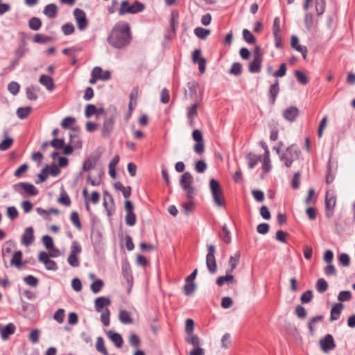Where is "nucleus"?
<instances>
[{
  "label": "nucleus",
  "instance_id": "aec40b11",
  "mask_svg": "<svg viewBox=\"0 0 355 355\" xmlns=\"http://www.w3.org/2000/svg\"><path fill=\"white\" fill-rule=\"evenodd\" d=\"M263 58H254L248 64V70L252 73H257L261 71Z\"/></svg>",
  "mask_w": 355,
  "mask_h": 355
},
{
  "label": "nucleus",
  "instance_id": "6e6552de",
  "mask_svg": "<svg viewBox=\"0 0 355 355\" xmlns=\"http://www.w3.org/2000/svg\"><path fill=\"white\" fill-rule=\"evenodd\" d=\"M192 137L196 142L193 147L194 151L198 155H202L205 152V143L202 131L198 129L194 130L192 132Z\"/></svg>",
  "mask_w": 355,
  "mask_h": 355
},
{
  "label": "nucleus",
  "instance_id": "c03bdc74",
  "mask_svg": "<svg viewBox=\"0 0 355 355\" xmlns=\"http://www.w3.org/2000/svg\"><path fill=\"white\" fill-rule=\"evenodd\" d=\"M229 73L239 76L242 73V64L240 62H234L229 71Z\"/></svg>",
  "mask_w": 355,
  "mask_h": 355
},
{
  "label": "nucleus",
  "instance_id": "b1692460",
  "mask_svg": "<svg viewBox=\"0 0 355 355\" xmlns=\"http://www.w3.org/2000/svg\"><path fill=\"white\" fill-rule=\"evenodd\" d=\"M230 273V272H227V274L225 275L218 277L216 281V284L218 286H222L225 283L227 284H232V283L235 282L236 280L234 279V277Z\"/></svg>",
  "mask_w": 355,
  "mask_h": 355
},
{
  "label": "nucleus",
  "instance_id": "a211bd4d",
  "mask_svg": "<svg viewBox=\"0 0 355 355\" xmlns=\"http://www.w3.org/2000/svg\"><path fill=\"white\" fill-rule=\"evenodd\" d=\"M111 304L110 299L105 297H98L95 300L94 306L97 312L103 311L105 306H107Z\"/></svg>",
  "mask_w": 355,
  "mask_h": 355
},
{
  "label": "nucleus",
  "instance_id": "3c124183",
  "mask_svg": "<svg viewBox=\"0 0 355 355\" xmlns=\"http://www.w3.org/2000/svg\"><path fill=\"white\" fill-rule=\"evenodd\" d=\"M132 9L131 14H137L142 12L145 9V5L138 1H135L134 3L130 5Z\"/></svg>",
  "mask_w": 355,
  "mask_h": 355
},
{
  "label": "nucleus",
  "instance_id": "2eb2a0df",
  "mask_svg": "<svg viewBox=\"0 0 355 355\" xmlns=\"http://www.w3.org/2000/svg\"><path fill=\"white\" fill-rule=\"evenodd\" d=\"M279 80L276 79L275 83L271 85L268 91V97H269V103L270 105H273L275 103L277 96L279 92Z\"/></svg>",
  "mask_w": 355,
  "mask_h": 355
},
{
  "label": "nucleus",
  "instance_id": "f3484780",
  "mask_svg": "<svg viewBox=\"0 0 355 355\" xmlns=\"http://www.w3.org/2000/svg\"><path fill=\"white\" fill-rule=\"evenodd\" d=\"M21 241L26 246L30 245L34 241V230L32 227L26 228L22 235Z\"/></svg>",
  "mask_w": 355,
  "mask_h": 355
},
{
  "label": "nucleus",
  "instance_id": "2f4dec72",
  "mask_svg": "<svg viewBox=\"0 0 355 355\" xmlns=\"http://www.w3.org/2000/svg\"><path fill=\"white\" fill-rule=\"evenodd\" d=\"M240 259V253L239 252H236L234 256H231L229 260V264L230 266V268L227 270V272H232L236 268Z\"/></svg>",
  "mask_w": 355,
  "mask_h": 355
},
{
  "label": "nucleus",
  "instance_id": "72a5a7b5",
  "mask_svg": "<svg viewBox=\"0 0 355 355\" xmlns=\"http://www.w3.org/2000/svg\"><path fill=\"white\" fill-rule=\"evenodd\" d=\"M246 158L248 160V166L250 168H253L261 160V156H257L256 155L249 153L246 155Z\"/></svg>",
  "mask_w": 355,
  "mask_h": 355
},
{
  "label": "nucleus",
  "instance_id": "bf43d9fd",
  "mask_svg": "<svg viewBox=\"0 0 355 355\" xmlns=\"http://www.w3.org/2000/svg\"><path fill=\"white\" fill-rule=\"evenodd\" d=\"M101 312V320L104 326L107 327L110 324V311L107 308H105Z\"/></svg>",
  "mask_w": 355,
  "mask_h": 355
},
{
  "label": "nucleus",
  "instance_id": "4be33fe9",
  "mask_svg": "<svg viewBox=\"0 0 355 355\" xmlns=\"http://www.w3.org/2000/svg\"><path fill=\"white\" fill-rule=\"evenodd\" d=\"M16 327L13 323H8L1 331V337L3 340H6L15 331Z\"/></svg>",
  "mask_w": 355,
  "mask_h": 355
},
{
  "label": "nucleus",
  "instance_id": "37998d69",
  "mask_svg": "<svg viewBox=\"0 0 355 355\" xmlns=\"http://www.w3.org/2000/svg\"><path fill=\"white\" fill-rule=\"evenodd\" d=\"M49 165L46 164L41 171V172L37 175L38 179L35 181L37 184H40L42 182H45L49 176L48 169Z\"/></svg>",
  "mask_w": 355,
  "mask_h": 355
},
{
  "label": "nucleus",
  "instance_id": "79ce46f5",
  "mask_svg": "<svg viewBox=\"0 0 355 355\" xmlns=\"http://www.w3.org/2000/svg\"><path fill=\"white\" fill-rule=\"evenodd\" d=\"M7 132H4L5 138L0 143V150H6L10 148L13 143V139L10 137H7Z\"/></svg>",
  "mask_w": 355,
  "mask_h": 355
},
{
  "label": "nucleus",
  "instance_id": "0eeeda50",
  "mask_svg": "<svg viewBox=\"0 0 355 355\" xmlns=\"http://www.w3.org/2000/svg\"><path fill=\"white\" fill-rule=\"evenodd\" d=\"M73 16L76 21L78 28L80 31H84L89 25V21L87 18L85 12L78 8L73 10Z\"/></svg>",
  "mask_w": 355,
  "mask_h": 355
},
{
  "label": "nucleus",
  "instance_id": "603ef678",
  "mask_svg": "<svg viewBox=\"0 0 355 355\" xmlns=\"http://www.w3.org/2000/svg\"><path fill=\"white\" fill-rule=\"evenodd\" d=\"M26 51V42L23 41L15 51L16 58L20 60L24 55Z\"/></svg>",
  "mask_w": 355,
  "mask_h": 355
},
{
  "label": "nucleus",
  "instance_id": "423d86ee",
  "mask_svg": "<svg viewBox=\"0 0 355 355\" xmlns=\"http://www.w3.org/2000/svg\"><path fill=\"white\" fill-rule=\"evenodd\" d=\"M208 252L206 256V265L211 274H215L217 272V265L215 258L216 248L212 244L207 247Z\"/></svg>",
  "mask_w": 355,
  "mask_h": 355
},
{
  "label": "nucleus",
  "instance_id": "4d7b16f0",
  "mask_svg": "<svg viewBox=\"0 0 355 355\" xmlns=\"http://www.w3.org/2000/svg\"><path fill=\"white\" fill-rule=\"evenodd\" d=\"M58 202L64 205L67 207L71 205V199L65 191H63L61 193L60 197L58 199Z\"/></svg>",
  "mask_w": 355,
  "mask_h": 355
},
{
  "label": "nucleus",
  "instance_id": "49530a36",
  "mask_svg": "<svg viewBox=\"0 0 355 355\" xmlns=\"http://www.w3.org/2000/svg\"><path fill=\"white\" fill-rule=\"evenodd\" d=\"M262 168L263 170L266 172H268L271 169L269 150H266V152H264Z\"/></svg>",
  "mask_w": 355,
  "mask_h": 355
},
{
  "label": "nucleus",
  "instance_id": "e2e57ef3",
  "mask_svg": "<svg viewBox=\"0 0 355 355\" xmlns=\"http://www.w3.org/2000/svg\"><path fill=\"white\" fill-rule=\"evenodd\" d=\"M104 283L101 279H96L91 284V290L94 293H98L103 288Z\"/></svg>",
  "mask_w": 355,
  "mask_h": 355
},
{
  "label": "nucleus",
  "instance_id": "052dcab7",
  "mask_svg": "<svg viewBox=\"0 0 355 355\" xmlns=\"http://www.w3.org/2000/svg\"><path fill=\"white\" fill-rule=\"evenodd\" d=\"M295 313L297 316L298 318L301 320H304L306 318L307 311L304 306L302 305H297L295 309Z\"/></svg>",
  "mask_w": 355,
  "mask_h": 355
},
{
  "label": "nucleus",
  "instance_id": "f257e3e1",
  "mask_svg": "<svg viewBox=\"0 0 355 355\" xmlns=\"http://www.w3.org/2000/svg\"><path fill=\"white\" fill-rule=\"evenodd\" d=\"M107 40L110 46L117 49L128 46L132 40L130 26L128 23L119 21L115 24Z\"/></svg>",
  "mask_w": 355,
  "mask_h": 355
},
{
  "label": "nucleus",
  "instance_id": "0e129e2a",
  "mask_svg": "<svg viewBox=\"0 0 355 355\" xmlns=\"http://www.w3.org/2000/svg\"><path fill=\"white\" fill-rule=\"evenodd\" d=\"M47 171L49 175H51L53 177H57L60 173V167L55 162H53L51 165H49Z\"/></svg>",
  "mask_w": 355,
  "mask_h": 355
},
{
  "label": "nucleus",
  "instance_id": "20e7f679",
  "mask_svg": "<svg viewBox=\"0 0 355 355\" xmlns=\"http://www.w3.org/2000/svg\"><path fill=\"white\" fill-rule=\"evenodd\" d=\"M209 188L214 204L219 207L225 205V200L223 195L222 187L219 182L214 178L209 181Z\"/></svg>",
  "mask_w": 355,
  "mask_h": 355
},
{
  "label": "nucleus",
  "instance_id": "9d476101",
  "mask_svg": "<svg viewBox=\"0 0 355 355\" xmlns=\"http://www.w3.org/2000/svg\"><path fill=\"white\" fill-rule=\"evenodd\" d=\"M115 114H113L110 116H106L104 119L102 128V136L103 137H109L114 130Z\"/></svg>",
  "mask_w": 355,
  "mask_h": 355
},
{
  "label": "nucleus",
  "instance_id": "412c9836",
  "mask_svg": "<svg viewBox=\"0 0 355 355\" xmlns=\"http://www.w3.org/2000/svg\"><path fill=\"white\" fill-rule=\"evenodd\" d=\"M107 336L114 343L116 347L120 348L122 347L123 340L121 334L110 330L107 332Z\"/></svg>",
  "mask_w": 355,
  "mask_h": 355
},
{
  "label": "nucleus",
  "instance_id": "de8ad7c7",
  "mask_svg": "<svg viewBox=\"0 0 355 355\" xmlns=\"http://www.w3.org/2000/svg\"><path fill=\"white\" fill-rule=\"evenodd\" d=\"M186 341L192 345L194 347H200V340L199 337L196 334H189L187 338H186Z\"/></svg>",
  "mask_w": 355,
  "mask_h": 355
},
{
  "label": "nucleus",
  "instance_id": "58836bf2",
  "mask_svg": "<svg viewBox=\"0 0 355 355\" xmlns=\"http://www.w3.org/2000/svg\"><path fill=\"white\" fill-rule=\"evenodd\" d=\"M328 286L327 282L324 278H320L315 284V288L319 293H323L327 290Z\"/></svg>",
  "mask_w": 355,
  "mask_h": 355
},
{
  "label": "nucleus",
  "instance_id": "6e6d98bb",
  "mask_svg": "<svg viewBox=\"0 0 355 355\" xmlns=\"http://www.w3.org/2000/svg\"><path fill=\"white\" fill-rule=\"evenodd\" d=\"M339 264L344 267H348L350 264V257L346 253H341L338 255Z\"/></svg>",
  "mask_w": 355,
  "mask_h": 355
},
{
  "label": "nucleus",
  "instance_id": "c85d7f7f",
  "mask_svg": "<svg viewBox=\"0 0 355 355\" xmlns=\"http://www.w3.org/2000/svg\"><path fill=\"white\" fill-rule=\"evenodd\" d=\"M22 256L23 254L21 250L16 251L10 260V265L15 266L17 268H20L23 265L21 262Z\"/></svg>",
  "mask_w": 355,
  "mask_h": 355
},
{
  "label": "nucleus",
  "instance_id": "ea45409f",
  "mask_svg": "<svg viewBox=\"0 0 355 355\" xmlns=\"http://www.w3.org/2000/svg\"><path fill=\"white\" fill-rule=\"evenodd\" d=\"M32 111V107H20L17 110V115L20 119H26L31 112Z\"/></svg>",
  "mask_w": 355,
  "mask_h": 355
},
{
  "label": "nucleus",
  "instance_id": "8fccbe9b",
  "mask_svg": "<svg viewBox=\"0 0 355 355\" xmlns=\"http://www.w3.org/2000/svg\"><path fill=\"white\" fill-rule=\"evenodd\" d=\"M33 42L38 44H46L51 40V37L42 34L37 33L33 37Z\"/></svg>",
  "mask_w": 355,
  "mask_h": 355
},
{
  "label": "nucleus",
  "instance_id": "39448f33",
  "mask_svg": "<svg viewBox=\"0 0 355 355\" xmlns=\"http://www.w3.org/2000/svg\"><path fill=\"white\" fill-rule=\"evenodd\" d=\"M15 191L19 194H23L22 190L29 196H35L38 193L37 189L29 182H22L15 184L12 186Z\"/></svg>",
  "mask_w": 355,
  "mask_h": 355
},
{
  "label": "nucleus",
  "instance_id": "ddd939ff",
  "mask_svg": "<svg viewBox=\"0 0 355 355\" xmlns=\"http://www.w3.org/2000/svg\"><path fill=\"white\" fill-rule=\"evenodd\" d=\"M299 110L295 106H290L283 111L284 118L290 122L295 121L296 118L299 116Z\"/></svg>",
  "mask_w": 355,
  "mask_h": 355
},
{
  "label": "nucleus",
  "instance_id": "f03ea898",
  "mask_svg": "<svg viewBox=\"0 0 355 355\" xmlns=\"http://www.w3.org/2000/svg\"><path fill=\"white\" fill-rule=\"evenodd\" d=\"M193 182V175L188 171L184 172L180 178V185L182 190L186 192V196L189 200H193L196 196V190L192 185Z\"/></svg>",
  "mask_w": 355,
  "mask_h": 355
},
{
  "label": "nucleus",
  "instance_id": "473e14b6",
  "mask_svg": "<svg viewBox=\"0 0 355 355\" xmlns=\"http://www.w3.org/2000/svg\"><path fill=\"white\" fill-rule=\"evenodd\" d=\"M37 88L33 85L27 87L26 89L27 98L31 101H35L37 98Z\"/></svg>",
  "mask_w": 355,
  "mask_h": 355
},
{
  "label": "nucleus",
  "instance_id": "680f3d73",
  "mask_svg": "<svg viewBox=\"0 0 355 355\" xmlns=\"http://www.w3.org/2000/svg\"><path fill=\"white\" fill-rule=\"evenodd\" d=\"M7 216L12 220L16 219L19 216V212L17 208L14 206H10L6 210Z\"/></svg>",
  "mask_w": 355,
  "mask_h": 355
},
{
  "label": "nucleus",
  "instance_id": "a878e982",
  "mask_svg": "<svg viewBox=\"0 0 355 355\" xmlns=\"http://www.w3.org/2000/svg\"><path fill=\"white\" fill-rule=\"evenodd\" d=\"M44 14L50 19H53L56 17L58 12V8L55 3H50L46 5L43 10Z\"/></svg>",
  "mask_w": 355,
  "mask_h": 355
},
{
  "label": "nucleus",
  "instance_id": "bb28decb",
  "mask_svg": "<svg viewBox=\"0 0 355 355\" xmlns=\"http://www.w3.org/2000/svg\"><path fill=\"white\" fill-rule=\"evenodd\" d=\"M39 82L44 85L48 90H52L54 88L53 80L49 76L42 74L39 79Z\"/></svg>",
  "mask_w": 355,
  "mask_h": 355
},
{
  "label": "nucleus",
  "instance_id": "5701e85b",
  "mask_svg": "<svg viewBox=\"0 0 355 355\" xmlns=\"http://www.w3.org/2000/svg\"><path fill=\"white\" fill-rule=\"evenodd\" d=\"M344 308V305L341 302L335 304L331 310L330 320L334 321L339 318L341 311Z\"/></svg>",
  "mask_w": 355,
  "mask_h": 355
},
{
  "label": "nucleus",
  "instance_id": "1a4fd4ad",
  "mask_svg": "<svg viewBox=\"0 0 355 355\" xmlns=\"http://www.w3.org/2000/svg\"><path fill=\"white\" fill-rule=\"evenodd\" d=\"M336 203V198L334 194L327 191L325 196V214L327 218H331L334 215Z\"/></svg>",
  "mask_w": 355,
  "mask_h": 355
},
{
  "label": "nucleus",
  "instance_id": "7ed1b4c3",
  "mask_svg": "<svg viewBox=\"0 0 355 355\" xmlns=\"http://www.w3.org/2000/svg\"><path fill=\"white\" fill-rule=\"evenodd\" d=\"M300 150L295 144L287 147L286 151L279 155V159L287 168L291 166L293 161L299 158Z\"/></svg>",
  "mask_w": 355,
  "mask_h": 355
},
{
  "label": "nucleus",
  "instance_id": "c9c22d12",
  "mask_svg": "<svg viewBox=\"0 0 355 355\" xmlns=\"http://www.w3.org/2000/svg\"><path fill=\"white\" fill-rule=\"evenodd\" d=\"M130 4L128 0L121 1L120 8L119 10V15H125L126 14H131L132 9Z\"/></svg>",
  "mask_w": 355,
  "mask_h": 355
},
{
  "label": "nucleus",
  "instance_id": "e433bc0d",
  "mask_svg": "<svg viewBox=\"0 0 355 355\" xmlns=\"http://www.w3.org/2000/svg\"><path fill=\"white\" fill-rule=\"evenodd\" d=\"M220 239L227 244L231 243L232 238L230 232L228 230L226 225H224L222 227V232L220 233Z\"/></svg>",
  "mask_w": 355,
  "mask_h": 355
},
{
  "label": "nucleus",
  "instance_id": "5fc2aeb1",
  "mask_svg": "<svg viewBox=\"0 0 355 355\" xmlns=\"http://www.w3.org/2000/svg\"><path fill=\"white\" fill-rule=\"evenodd\" d=\"M24 282L31 287H36L38 285V279L33 275H28L23 278Z\"/></svg>",
  "mask_w": 355,
  "mask_h": 355
},
{
  "label": "nucleus",
  "instance_id": "f8f14e48",
  "mask_svg": "<svg viewBox=\"0 0 355 355\" xmlns=\"http://www.w3.org/2000/svg\"><path fill=\"white\" fill-rule=\"evenodd\" d=\"M304 211H305L308 218L311 219V188L307 191V196L304 201L299 205L297 208V212L299 215L303 214Z\"/></svg>",
  "mask_w": 355,
  "mask_h": 355
},
{
  "label": "nucleus",
  "instance_id": "09e8293b",
  "mask_svg": "<svg viewBox=\"0 0 355 355\" xmlns=\"http://www.w3.org/2000/svg\"><path fill=\"white\" fill-rule=\"evenodd\" d=\"M70 219L72 222V223L74 225V226L78 230H81L82 229V224L79 218V214L77 211H72L71 213Z\"/></svg>",
  "mask_w": 355,
  "mask_h": 355
},
{
  "label": "nucleus",
  "instance_id": "c756f323",
  "mask_svg": "<svg viewBox=\"0 0 355 355\" xmlns=\"http://www.w3.org/2000/svg\"><path fill=\"white\" fill-rule=\"evenodd\" d=\"M120 322L124 324H129L133 322L130 313L126 310H121L119 314Z\"/></svg>",
  "mask_w": 355,
  "mask_h": 355
},
{
  "label": "nucleus",
  "instance_id": "774afa93",
  "mask_svg": "<svg viewBox=\"0 0 355 355\" xmlns=\"http://www.w3.org/2000/svg\"><path fill=\"white\" fill-rule=\"evenodd\" d=\"M64 143L65 142L64 139L54 138L52 141H50V145L55 149L58 150L63 148Z\"/></svg>",
  "mask_w": 355,
  "mask_h": 355
},
{
  "label": "nucleus",
  "instance_id": "4468645a",
  "mask_svg": "<svg viewBox=\"0 0 355 355\" xmlns=\"http://www.w3.org/2000/svg\"><path fill=\"white\" fill-rule=\"evenodd\" d=\"M291 47L296 51L300 52L302 55L303 58L305 60L307 56V48L305 46L300 44V41L296 35H292L291 38Z\"/></svg>",
  "mask_w": 355,
  "mask_h": 355
},
{
  "label": "nucleus",
  "instance_id": "864d4df0",
  "mask_svg": "<svg viewBox=\"0 0 355 355\" xmlns=\"http://www.w3.org/2000/svg\"><path fill=\"white\" fill-rule=\"evenodd\" d=\"M243 40L248 44H254L256 42V39L254 36L251 33V32L245 28L243 30Z\"/></svg>",
  "mask_w": 355,
  "mask_h": 355
},
{
  "label": "nucleus",
  "instance_id": "9b49d317",
  "mask_svg": "<svg viewBox=\"0 0 355 355\" xmlns=\"http://www.w3.org/2000/svg\"><path fill=\"white\" fill-rule=\"evenodd\" d=\"M320 346L324 353L334 350L336 347L334 338L331 334H327L320 340Z\"/></svg>",
  "mask_w": 355,
  "mask_h": 355
},
{
  "label": "nucleus",
  "instance_id": "a19ab883",
  "mask_svg": "<svg viewBox=\"0 0 355 355\" xmlns=\"http://www.w3.org/2000/svg\"><path fill=\"white\" fill-rule=\"evenodd\" d=\"M96 349L98 352L103 354V355L108 354L107 350L104 345V340L101 336L97 338V340H96Z\"/></svg>",
  "mask_w": 355,
  "mask_h": 355
},
{
  "label": "nucleus",
  "instance_id": "6ab92c4d",
  "mask_svg": "<svg viewBox=\"0 0 355 355\" xmlns=\"http://www.w3.org/2000/svg\"><path fill=\"white\" fill-rule=\"evenodd\" d=\"M98 159L99 157L98 155H92L87 157L83 164V171H87L94 168L96 166Z\"/></svg>",
  "mask_w": 355,
  "mask_h": 355
},
{
  "label": "nucleus",
  "instance_id": "f704fd0d",
  "mask_svg": "<svg viewBox=\"0 0 355 355\" xmlns=\"http://www.w3.org/2000/svg\"><path fill=\"white\" fill-rule=\"evenodd\" d=\"M28 26L33 31H38L42 26V21L37 17H33L28 20Z\"/></svg>",
  "mask_w": 355,
  "mask_h": 355
},
{
  "label": "nucleus",
  "instance_id": "cd10ccee",
  "mask_svg": "<svg viewBox=\"0 0 355 355\" xmlns=\"http://www.w3.org/2000/svg\"><path fill=\"white\" fill-rule=\"evenodd\" d=\"M114 188L116 190L121 191L125 198H128L131 195L132 189L131 187H124L121 182H116L114 184Z\"/></svg>",
  "mask_w": 355,
  "mask_h": 355
},
{
  "label": "nucleus",
  "instance_id": "dca6fc26",
  "mask_svg": "<svg viewBox=\"0 0 355 355\" xmlns=\"http://www.w3.org/2000/svg\"><path fill=\"white\" fill-rule=\"evenodd\" d=\"M122 273L124 279H126L128 284L132 286L133 282V277L132 275V270L128 260H125L122 262Z\"/></svg>",
  "mask_w": 355,
  "mask_h": 355
},
{
  "label": "nucleus",
  "instance_id": "69168bd1",
  "mask_svg": "<svg viewBox=\"0 0 355 355\" xmlns=\"http://www.w3.org/2000/svg\"><path fill=\"white\" fill-rule=\"evenodd\" d=\"M125 223L128 226H134L137 222L136 215L134 212L127 213L125 217Z\"/></svg>",
  "mask_w": 355,
  "mask_h": 355
},
{
  "label": "nucleus",
  "instance_id": "13d9d810",
  "mask_svg": "<svg viewBox=\"0 0 355 355\" xmlns=\"http://www.w3.org/2000/svg\"><path fill=\"white\" fill-rule=\"evenodd\" d=\"M325 0H315V8L318 15H321L325 10Z\"/></svg>",
  "mask_w": 355,
  "mask_h": 355
},
{
  "label": "nucleus",
  "instance_id": "393cba45",
  "mask_svg": "<svg viewBox=\"0 0 355 355\" xmlns=\"http://www.w3.org/2000/svg\"><path fill=\"white\" fill-rule=\"evenodd\" d=\"M36 211L38 214L43 216L45 220H50L49 217L50 214L58 215L60 214L59 209L56 208H50L46 210L42 207H37Z\"/></svg>",
  "mask_w": 355,
  "mask_h": 355
},
{
  "label": "nucleus",
  "instance_id": "338daca9",
  "mask_svg": "<svg viewBox=\"0 0 355 355\" xmlns=\"http://www.w3.org/2000/svg\"><path fill=\"white\" fill-rule=\"evenodd\" d=\"M97 112V107L93 104H88L86 105L85 110V115L87 118L91 117L92 115L96 114Z\"/></svg>",
  "mask_w": 355,
  "mask_h": 355
},
{
  "label": "nucleus",
  "instance_id": "a18cd8bd",
  "mask_svg": "<svg viewBox=\"0 0 355 355\" xmlns=\"http://www.w3.org/2000/svg\"><path fill=\"white\" fill-rule=\"evenodd\" d=\"M196 288V285L194 282H185V284L184 286V293L187 296L191 295Z\"/></svg>",
  "mask_w": 355,
  "mask_h": 355
},
{
  "label": "nucleus",
  "instance_id": "7c9ffc66",
  "mask_svg": "<svg viewBox=\"0 0 355 355\" xmlns=\"http://www.w3.org/2000/svg\"><path fill=\"white\" fill-rule=\"evenodd\" d=\"M119 162V156L115 155L109 164V174H110V177L113 179L116 178V173L115 167Z\"/></svg>",
  "mask_w": 355,
  "mask_h": 355
},
{
  "label": "nucleus",
  "instance_id": "4c0bfd02",
  "mask_svg": "<svg viewBox=\"0 0 355 355\" xmlns=\"http://www.w3.org/2000/svg\"><path fill=\"white\" fill-rule=\"evenodd\" d=\"M210 33V30L202 27H196L194 29V34L201 40H205Z\"/></svg>",
  "mask_w": 355,
  "mask_h": 355
}]
</instances>
